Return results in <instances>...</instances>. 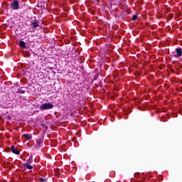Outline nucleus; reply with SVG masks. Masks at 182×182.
<instances>
[{
    "mask_svg": "<svg viewBox=\"0 0 182 182\" xmlns=\"http://www.w3.org/2000/svg\"><path fill=\"white\" fill-rule=\"evenodd\" d=\"M18 93H22V94L25 93V91L23 90H21V89H18Z\"/></svg>",
    "mask_w": 182,
    "mask_h": 182,
    "instance_id": "nucleus-12",
    "label": "nucleus"
},
{
    "mask_svg": "<svg viewBox=\"0 0 182 182\" xmlns=\"http://www.w3.org/2000/svg\"><path fill=\"white\" fill-rule=\"evenodd\" d=\"M11 151L14 154H19V153H20L19 150L16 149V147H15V146H11Z\"/></svg>",
    "mask_w": 182,
    "mask_h": 182,
    "instance_id": "nucleus-4",
    "label": "nucleus"
},
{
    "mask_svg": "<svg viewBox=\"0 0 182 182\" xmlns=\"http://www.w3.org/2000/svg\"><path fill=\"white\" fill-rule=\"evenodd\" d=\"M137 19V15H134L132 16V21H136Z\"/></svg>",
    "mask_w": 182,
    "mask_h": 182,
    "instance_id": "nucleus-11",
    "label": "nucleus"
},
{
    "mask_svg": "<svg viewBox=\"0 0 182 182\" xmlns=\"http://www.w3.org/2000/svg\"><path fill=\"white\" fill-rule=\"evenodd\" d=\"M54 106L51 103H43L41 105V110H50V109H53Z\"/></svg>",
    "mask_w": 182,
    "mask_h": 182,
    "instance_id": "nucleus-2",
    "label": "nucleus"
},
{
    "mask_svg": "<svg viewBox=\"0 0 182 182\" xmlns=\"http://www.w3.org/2000/svg\"><path fill=\"white\" fill-rule=\"evenodd\" d=\"M36 143H37V146L38 147L42 146V143H43V138H40V139H37L36 140Z\"/></svg>",
    "mask_w": 182,
    "mask_h": 182,
    "instance_id": "nucleus-5",
    "label": "nucleus"
},
{
    "mask_svg": "<svg viewBox=\"0 0 182 182\" xmlns=\"http://www.w3.org/2000/svg\"><path fill=\"white\" fill-rule=\"evenodd\" d=\"M32 163V159L29 158L27 162L24 163V164H31Z\"/></svg>",
    "mask_w": 182,
    "mask_h": 182,
    "instance_id": "nucleus-10",
    "label": "nucleus"
},
{
    "mask_svg": "<svg viewBox=\"0 0 182 182\" xmlns=\"http://www.w3.org/2000/svg\"><path fill=\"white\" fill-rule=\"evenodd\" d=\"M55 175H57L58 177H60V170L59 169H55Z\"/></svg>",
    "mask_w": 182,
    "mask_h": 182,
    "instance_id": "nucleus-9",
    "label": "nucleus"
},
{
    "mask_svg": "<svg viewBox=\"0 0 182 182\" xmlns=\"http://www.w3.org/2000/svg\"><path fill=\"white\" fill-rule=\"evenodd\" d=\"M19 45L21 46V48H23V49H25L26 48V43L23 41H20Z\"/></svg>",
    "mask_w": 182,
    "mask_h": 182,
    "instance_id": "nucleus-6",
    "label": "nucleus"
},
{
    "mask_svg": "<svg viewBox=\"0 0 182 182\" xmlns=\"http://www.w3.org/2000/svg\"><path fill=\"white\" fill-rule=\"evenodd\" d=\"M176 53L174 54L175 58H181L182 50L181 48H176Z\"/></svg>",
    "mask_w": 182,
    "mask_h": 182,
    "instance_id": "nucleus-3",
    "label": "nucleus"
},
{
    "mask_svg": "<svg viewBox=\"0 0 182 182\" xmlns=\"http://www.w3.org/2000/svg\"><path fill=\"white\" fill-rule=\"evenodd\" d=\"M10 8L13 11H18V9H21V6L19 5V1H18V0H14L10 4Z\"/></svg>",
    "mask_w": 182,
    "mask_h": 182,
    "instance_id": "nucleus-1",
    "label": "nucleus"
},
{
    "mask_svg": "<svg viewBox=\"0 0 182 182\" xmlns=\"http://www.w3.org/2000/svg\"><path fill=\"white\" fill-rule=\"evenodd\" d=\"M31 137H28L27 140H31Z\"/></svg>",
    "mask_w": 182,
    "mask_h": 182,
    "instance_id": "nucleus-15",
    "label": "nucleus"
},
{
    "mask_svg": "<svg viewBox=\"0 0 182 182\" xmlns=\"http://www.w3.org/2000/svg\"><path fill=\"white\" fill-rule=\"evenodd\" d=\"M39 26V21H35L33 23V28L35 29Z\"/></svg>",
    "mask_w": 182,
    "mask_h": 182,
    "instance_id": "nucleus-8",
    "label": "nucleus"
},
{
    "mask_svg": "<svg viewBox=\"0 0 182 182\" xmlns=\"http://www.w3.org/2000/svg\"><path fill=\"white\" fill-rule=\"evenodd\" d=\"M40 181H41V182L46 181V179H45L43 178H41Z\"/></svg>",
    "mask_w": 182,
    "mask_h": 182,
    "instance_id": "nucleus-13",
    "label": "nucleus"
},
{
    "mask_svg": "<svg viewBox=\"0 0 182 182\" xmlns=\"http://www.w3.org/2000/svg\"><path fill=\"white\" fill-rule=\"evenodd\" d=\"M24 167H26L28 170H32L33 168V166H31V164H23Z\"/></svg>",
    "mask_w": 182,
    "mask_h": 182,
    "instance_id": "nucleus-7",
    "label": "nucleus"
},
{
    "mask_svg": "<svg viewBox=\"0 0 182 182\" xmlns=\"http://www.w3.org/2000/svg\"><path fill=\"white\" fill-rule=\"evenodd\" d=\"M24 137H31V136H29V134H26L24 135Z\"/></svg>",
    "mask_w": 182,
    "mask_h": 182,
    "instance_id": "nucleus-14",
    "label": "nucleus"
}]
</instances>
